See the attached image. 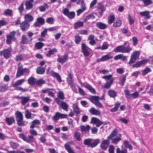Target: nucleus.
I'll return each instance as SVG.
<instances>
[{
    "label": "nucleus",
    "instance_id": "1",
    "mask_svg": "<svg viewBox=\"0 0 153 153\" xmlns=\"http://www.w3.org/2000/svg\"><path fill=\"white\" fill-rule=\"evenodd\" d=\"M131 50L132 49L129 46L125 47L123 46H119L115 48L113 51L114 52L125 53H129Z\"/></svg>",
    "mask_w": 153,
    "mask_h": 153
},
{
    "label": "nucleus",
    "instance_id": "2",
    "mask_svg": "<svg viewBox=\"0 0 153 153\" xmlns=\"http://www.w3.org/2000/svg\"><path fill=\"white\" fill-rule=\"evenodd\" d=\"M89 100L95 105L99 108L102 107V105L99 101L100 100V97L98 96H92L89 98Z\"/></svg>",
    "mask_w": 153,
    "mask_h": 153
},
{
    "label": "nucleus",
    "instance_id": "3",
    "mask_svg": "<svg viewBox=\"0 0 153 153\" xmlns=\"http://www.w3.org/2000/svg\"><path fill=\"white\" fill-rule=\"evenodd\" d=\"M30 72L29 69L27 68H22V66H19L16 75V77L17 78L22 75L25 73L28 74Z\"/></svg>",
    "mask_w": 153,
    "mask_h": 153
},
{
    "label": "nucleus",
    "instance_id": "4",
    "mask_svg": "<svg viewBox=\"0 0 153 153\" xmlns=\"http://www.w3.org/2000/svg\"><path fill=\"white\" fill-rule=\"evenodd\" d=\"M140 54L139 51H137L133 52L131 56L130 59L128 63L129 65L133 64L138 59Z\"/></svg>",
    "mask_w": 153,
    "mask_h": 153
},
{
    "label": "nucleus",
    "instance_id": "5",
    "mask_svg": "<svg viewBox=\"0 0 153 153\" xmlns=\"http://www.w3.org/2000/svg\"><path fill=\"white\" fill-rule=\"evenodd\" d=\"M67 117L68 115L67 114H62L58 112H57L55 113V115L52 117V119L54 121H56L60 118H67Z\"/></svg>",
    "mask_w": 153,
    "mask_h": 153
},
{
    "label": "nucleus",
    "instance_id": "6",
    "mask_svg": "<svg viewBox=\"0 0 153 153\" xmlns=\"http://www.w3.org/2000/svg\"><path fill=\"white\" fill-rule=\"evenodd\" d=\"M50 68H49L47 70V73L48 74L51 75L54 77H56L57 80L59 82H61L62 81L61 77L58 73L54 72L53 71H50Z\"/></svg>",
    "mask_w": 153,
    "mask_h": 153
},
{
    "label": "nucleus",
    "instance_id": "7",
    "mask_svg": "<svg viewBox=\"0 0 153 153\" xmlns=\"http://www.w3.org/2000/svg\"><path fill=\"white\" fill-rule=\"evenodd\" d=\"M11 52V50L10 49H6L0 52V56L3 55L4 58L7 59L10 56Z\"/></svg>",
    "mask_w": 153,
    "mask_h": 153
},
{
    "label": "nucleus",
    "instance_id": "8",
    "mask_svg": "<svg viewBox=\"0 0 153 153\" xmlns=\"http://www.w3.org/2000/svg\"><path fill=\"white\" fill-rule=\"evenodd\" d=\"M65 99V97L62 91L58 92L57 94V97L54 99L55 101L57 104H60V102L62 101L61 100H63Z\"/></svg>",
    "mask_w": 153,
    "mask_h": 153
},
{
    "label": "nucleus",
    "instance_id": "9",
    "mask_svg": "<svg viewBox=\"0 0 153 153\" xmlns=\"http://www.w3.org/2000/svg\"><path fill=\"white\" fill-rule=\"evenodd\" d=\"M63 13L69 18L72 19L75 17V14L73 12H69V10L67 8L64 9L63 11Z\"/></svg>",
    "mask_w": 153,
    "mask_h": 153
},
{
    "label": "nucleus",
    "instance_id": "10",
    "mask_svg": "<svg viewBox=\"0 0 153 153\" xmlns=\"http://www.w3.org/2000/svg\"><path fill=\"white\" fill-rule=\"evenodd\" d=\"M91 122L92 123L95 124L97 127L100 126L102 124L104 123L100 121L99 119L95 117H93L91 119Z\"/></svg>",
    "mask_w": 153,
    "mask_h": 153
},
{
    "label": "nucleus",
    "instance_id": "11",
    "mask_svg": "<svg viewBox=\"0 0 153 153\" xmlns=\"http://www.w3.org/2000/svg\"><path fill=\"white\" fill-rule=\"evenodd\" d=\"M73 143V142L71 141L68 142L65 144L64 145L65 148L68 153H74V152L70 146L71 145H72Z\"/></svg>",
    "mask_w": 153,
    "mask_h": 153
},
{
    "label": "nucleus",
    "instance_id": "12",
    "mask_svg": "<svg viewBox=\"0 0 153 153\" xmlns=\"http://www.w3.org/2000/svg\"><path fill=\"white\" fill-rule=\"evenodd\" d=\"M30 24L26 21H23L21 23L20 27L21 29L23 31H25L27 30L30 27Z\"/></svg>",
    "mask_w": 153,
    "mask_h": 153
},
{
    "label": "nucleus",
    "instance_id": "13",
    "mask_svg": "<svg viewBox=\"0 0 153 153\" xmlns=\"http://www.w3.org/2000/svg\"><path fill=\"white\" fill-rule=\"evenodd\" d=\"M45 22V21L43 18L42 17H39L37 19L36 22H35L34 25L35 27H38L43 25Z\"/></svg>",
    "mask_w": 153,
    "mask_h": 153
},
{
    "label": "nucleus",
    "instance_id": "14",
    "mask_svg": "<svg viewBox=\"0 0 153 153\" xmlns=\"http://www.w3.org/2000/svg\"><path fill=\"white\" fill-rule=\"evenodd\" d=\"M15 34L16 32L14 31H12L9 33V35L7 36L6 43L7 44H9L12 39H15Z\"/></svg>",
    "mask_w": 153,
    "mask_h": 153
},
{
    "label": "nucleus",
    "instance_id": "15",
    "mask_svg": "<svg viewBox=\"0 0 153 153\" xmlns=\"http://www.w3.org/2000/svg\"><path fill=\"white\" fill-rule=\"evenodd\" d=\"M81 46L82 50L84 55L85 56H88L89 54L88 51V49L89 48L84 43L82 44Z\"/></svg>",
    "mask_w": 153,
    "mask_h": 153
},
{
    "label": "nucleus",
    "instance_id": "16",
    "mask_svg": "<svg viewBox=\"0 0 153 153\" xmlns=\"http://www.w3.org/2000/svg\"><path fill=\"white\" fill-rule=\"evenodd\" d=\"M149 61V60L148 59H144L134 64L132 66L134 68L140 67L141 65L148 62Z\"/></svg>",
    "mask_w": 153,
    "mask_h": 153
},
{
    "label": "nucleus",
    "instance_id": "17",
    "mask_svg": "<svg viewBox=\"0 0 153 153\" xmlns=\"http://www.w3.org/2000/svg\"><path fill=\"white\" fill-rule=\"evenodd\" d=\"M109 143V139L105 140L103 141L101 144V149L104 150H106L108 148Z\"/></svg>",
    "mask_w": 153,
    "mask_h": 153
},
{
    "label": "nucleus",
    "instance_id": "18",
    "mask_svg": "<svg viewBox=\"0 0 153 153\" xmlns=\"http://www.w3.org/2000/svg\"><path fill=\"white\" fill-rule=\"evenodd\" d=\"M32 39H29L27 38L25 35L22 36L21 39V43L22 44H29L32 40Z\"/></svg>",
    "mask_w": 153,
    "mask_h": 153
},
{
    "label": "nucleus",
    "instance_id": "19",
    "mask_svg": "<svg viewBox=\"0 0 153 153\" xmlns=\"http://www.w3.org/2000/svg\"><path fill=\"white\" fill-rule=\"evenodd\" d=\"M17 98L22 99L21 104L22 105H25L29 100L30 97H17Z\"/></svg>",
    "mask_w": 153,
    "mask_h": 153
},
{
    "label": "nucleus",
    "instance_id": "20",
    "mask_svg": "<svg viewBox=\"0 0 153 153\" xmlns=\"http://www.w3.org/2000/svg\"><path fill=\"white\" fill-rule=\"evenodd\" d=\"M96 26L99 29L101 30L104 29L107 27V25L100 22H97L96 23Z\"/></svg>",
    "mask_w": 153,
    "mask_h": 153
},
{
    "label": "nucleus",
    "instance_id": "21",
    "mask_svg": "<svg viewBox=\"0 0 153 153\" xmlns=\"http://www.w3.org/2000/svg\"><path fill=\"white\" fill-rule=\"evenodd\" d=\"M68 56L67 54H65L62 57L59 58L57 59V61L59 62L61 64L66 62L68 59Z\"/></svg>",
    "mask_w": 153,
    "mask_h": 153
},
{
    "label": "nucleus",
    "instance_id": "22",
    "mask_svg": "<svg viewBox=\"0 0 153 153\" xmlns=\"http://www.w3.org/2000/svg\"><path fill=\"white\" fill-rule=\"evenodd\" d=\"M149 12L148 10L140 12V16L144 17L146 19H149L150 18V17L149 16Z\"/></svg>",
    "mask_w": 153,
    "mask_h": 153
},
{
    "label": "nucleus",
    "instance_id": "23",
    "mask_svg": "<svg viewBox=\"0 0 153 153\" xmlns=\"http://www.w3.org/2000/svg\"><path fill=\"white\" fill-rule=\"evenodd\" d=\"M33 0H29L26 1L25 5L26 6V9L27 10H30L33 8Z\"/></svg>",
    "mask_w": 153,
    "mask_h": 153
},
{
    "label": "nucleus",
    "instance_id": "24",
    "mask_svg": "<svg viewBox=\"0 0 153 153\" xmlns=\"http://www.w3.org/2000/svg\"><path fill=\"white\" fill-rule=\"evenodd\" d=\"M25 21H26L29 23L32 22L33 19V18L31 15L28 14H26L24 16Z\"/></svg>",
    "mask_w": 153,
    "mask_h": 153
},
{
    "label": "nucleus",
    "instance_id": "25",
    "mask_svg": "<svg viewBox=\"0 0 153 153\" xmlns=\"http://www.w3.org/2000/svg\"><path fill=\"white\" fill-rule=\"evenodd\" d=\"M89 112L91 114L94 115H99L100 114V111L97 109H95L94 108H91L89 110Z\"/></svg>",
    "mask_w": 153,
    "mask_h": 153
},
{
    "label": "nucleus",
    "instance_id": "26",
    "mask_svg": "<svg viewBox=\"0 0 153 153\" xmlns=\"http://www.w3.org/2000/svg\"><path fill=\"white\" fill-rule=\"evenodd\" d=\"M58 105H60L61 108L66 111H67L68 108V104L65 102L61 101L60 104H57Z\"/></svg>",
    "mask_w": 153,
    "mask_h": 153
},
{
    "label": "nucleus",
    "instance_id": "27",
    "mask_svg": "<svg viewBox=\"0 0 153 153\" xmlns=\"http://www.w3.org/2000/svg\"><path fill=\"white\" fill-rule=\"evenodd\" d=\"M97 8L99 10H100V11L99 12V14L100 15H102L103 12L105 10V8L104 7L103 5L101 3L98 4V5L97 7Z\"/></svg>",
    "mask_w": 153,
    "mask_h": 153
},
{
    "label": "nucleus",
    "instance_id": "28",
    "mask_svg": "<svg viewBox=\"0 0 153 153\" xmlns=\"http://www.w3.org/2000/svg\"><path fill=\"white\" fill-rule=\"evenodd\" d=\"M5 121L7 124L11 125L15 122V120L13 117H7L5 118Z\"/></svg>",
    "mask_w": 153,
    "mask_h": 153
},
{
    "label": "nucleus",
    "instance_id": "29",
    "mask_svg": "<svg viewBox=\"0 0 153 153\" xmlns=\"http://www.w3.org/2000/svg\"><path fill=\"white\" fill-rule=\"evenodd\" d=\"M25 81L24 79H22L17 81L15 83L12 85L13 87H15L16 86H18L21 85Z\"/></svg>",
    "mask_w": 153,
    "mask_h": 153
},
{
    "label": "nucleus",
    "instance_id": "30",
    "mask_svg": "<svg viewBox=\"0 0 153 153\" xmlns=\"http://www.w3.org/2000/svg\"><path fill=\"white\" fill-rule=\"evenodd\" d=\"M36 82V79L32 76L29 78L28 80V83L30 85H33L35 84Z\"/></svg>",
    "mask_w": 153,
    "mask_h": 153
},
{
    "label": "nucleus",
    "instance_id": "31",
    "mask_svg": "<svg viewBox=\"0 0 153 153\" xmlns=\"http://www.w3.org/2000/svg\"><path fill=\"white\" fill-rule=\"evenodd\" d=\"M45 71V68L40 66L37 68L36 71L37 74H42L44 73Z\"/></svg>",
    "mask_w": 153,
    "mask_h": 153
},
{
    "label": "nucleus",
    "instance_id": "32",
    "mask_svg": "<svg viewBox=\"0 0 153 153\" xmlns=\"http://www.w3.org/2000/svg\"><path fill=\"white\" fill-rule=\"evenodd\" d=\"M95 18V16L94 15L93 13L90 14L87 16L83 20V22H85L87 21L90 19H94Z\"/></svg>",
    "mask_w": 153,
    "mask_h": 153
},
{
    "label": "nucleus",
    "instance_id": "33",
    "mask_svg": "<svg viewBox=\"0 0 153 153\" xmlns=\"http://www.w3.org/2000/svg\"><path fill=\"white\" fill-rule=\"evenodd\" d=\"M85 87L88 89L90 92L93 94H95L96 91L92 87L88 84H87L84 86Z\"/></svg>",
    "mask_w": 153,
    "mask_h": 153
},
{
    "label": "nucleus",
    "instance_id": "34",
    "mask_svg": "<svg viewBox=\"0 0 153 153\" xmlns=\"http://www.w3.org/2000/svg\"><path fill=\"white\" fill-rule=\"evenodd\" d=\"M8 88L7 85L4 84L0 85V92H4L7 90Z\"/></svg>",
    "mask_w": 153,
    "mask_h": 153
},
{
    "label": "nucleus",
    "instance_id": "35",
    "mask_svg": "<svg viewBox=\"0 0 153 153\" xmlns=\"http://www.w3.org/2000/svg\"><path fill=\"white\" fill-rule=\"evenodd\" d=\"M102 59L103 61H106L113 58V56L111 55L110 53H108L105 55L103 56Z\"/></svg>",
    "mask_w": 153,
    "mask_h": 153
},
{
    "label": "nucleus",
    "instance_id": "36",
    "mask_svg": "<svg viewBox=\"0 0 153 153\" xmlns=\"http://www.w3.org/2000/svg\"><path fill=\"white\" fill-rule=\"evenodd\" d=\"M83 21L82 22H79L75 23L74 25V28L76 29L82 26L83 25Z\"/></svg>",
    "mask_w": 153,
    "mask_h": 153
},
{
    "label": "nucleus",
    "instance_id": "37",
    "mask_svg": "<svg viewBox=\"0 0 153 153\" xmlns=\"http://www.w3.org/2000/svg\"><path fill=\"white\" fill-rule=\"evenodd\" d=\"M90 126L88 125L86 126L83 125H82L80 126L81 131L82 132L85 131H88L90 129Z\"/></svg>",
    "mask_w": 153,
    "mask_h": 153
},
{
    "label": "nucleus",
    "instance_id": "38",
    "mask_svg": "<svg viewBox=\"0 0 153 153\" xmlns=\"http://www.w3.org/2000/svg\"><path fill=\"white\" fill-rule=\"evenodd\" d=\"M115 17L114 15H110L108 17V23L109 24H111L114 22L115 20Z\"/></svg>",
    "mask_w": 153,
    "mask_h": 153
},
{
    "label": "nucleus",
    "instance_id": "39",
    "mask_svg": "<svg viewBox=\"0 0 153 153\" xmlns=\"http://www.w3.org/2000/svg\"><path fill=\"white\" fill-rule=\"evenodd\" d=\"M16 120L22 119L23 118V115L22 113L19 111H17L15 113Z\"/></svg>",
    "mask_w": 153,
    "mask_h": 153
},
{
    "label": "nucleus",
    "instance_id": "40",
    "mask_svg": "<svg viewBox=\"0 0 153 153\" xmlns=\"http://www.w3.org/2000/svg\"><path fill=\"white\" fill-rule=\"evenodd\" d=\"M118 130L116 129H114L111 133V134L108 137V139H111L114 137L117 133Z\"/></svg>",
    "mask_w": 153,
    "mask_h": 153
},
{
    "label": "nucleus",
    "instance_id": "41",
    "mask_svg": "<svg viewBox=\"0 0 153 153\" xmlns=\"http://www.w3.org/2000/svg\"><path fill=\"white\" fill-rule=\"evenodd\" d=\"M100 140L99 139H96L94 141L93 143H91L90 147L93 148L96 146L97 144L99 143Z\"/></svg>",
    "mask_w": 153,
    "mask_h": 153
},
{
    "label": "nucleus",
    "instance_id": "42",
    "mask_svg": "<svg viewBox=\"0 0 153 153\" xmlns=\"http://www.w3.org/2000/svg\"><path fill=\"white\" fill-rule=\"evenodd\" d=\"M44 46V44L41 42H39L36 43L35 45V48L38 49H40L42 48Z\"/></svg>",
    "mask_w": 153,
    "mask_h": 153
},
{
    "label": "nucleus",
    "instance_id": "43",
    "mask_svg": "<svg viewBox=\"0 0 153 153\" xmlns=\"http://www.w3.org/2000/svg\"><path fill=\"white\" fill-rule=\"evenodd\" d=\"M80 133L78 132H75L74 135V137L76 139V140L77 141H80L81 140Z\"/></svg>",
    "mask_w": 153,
    "mask_h": 153
},
{
    "label": "nucleus",
    "instance_id": "44",
    "mask_svg": "<svg viewBox=\"0 0 153 153\" xmlns=\"http://www.w3.org/2000/svg\"><path fill=\"white\" fill-rule=\"evenodd\" d=\"M25 141L28 143L33 142L34 141V138L33 136L29 135L26 137Z\"/></svg>",
    "mask_w": 153,
    "mask_h": 153
},
{
    "label": "nucleus",
    "instance_id": "45",
    "mask_svg": "<svg viewBox=\"0 0 153 153\" xmlns=\"http://www.w3.org/2000/svg\"><path fill=\"white\" fill-rule=\"evenodd\" d=\"M91 139L90 138L85 139L83 142L84 144L90 147L91 142Z\"/></svg>",
    "mask_w": 153,
    "mask_h": 153
},
{
    "label": "nucleus",
    "instance_id": "46",
    "mask_svg": "<svg viewBox=\"0 0 153 153\" xmlns=\"http://www.w3.org/2000/svg\"><path fill=\"white\" fill-rule=\"evenodd\" d=\"M124 144L126 148H128L129 149L131 150L133 149L132 146L129 144V142L127 140H125L124 141Z\"/></svg>",
    "mask_w": 153,
    "mask_h": 153
},
{
    "label": "nucleus",
    "instance_id": "47",
    "mask_svg": "<svg viewBox=\"0 0 153 153\" xmlns=\"http://www.w3.org/2000/svg\"><path fill=\"white\" fill-rule=\"evenodd\" d=\"M113 82V79H111L109 81L107 82L106 83L105 85L104 86V88L107 89L110 88Z\"/></svg>",
    "mask_w": 153,
    "mask_h": 153
},
{
    "label": "nucleus",
    "instance_id": "48",
    "mask_svg": "<svg viewBox=\"0 0 153 153\" xmlns=\"http://www.w3.org/2000/svg\"><path fill=\"white\" fill-rule=\"evenodd\" d=\"M151 71V69L147 67L142 71V74L143 76H144Z\"/></svg>",
    "mask_w": 153,
    "mask_h": 153
},
{
    "label": "nucleus",
    "instance_id": "49",
    "mask_svg": "<svg viewBox=\"0 0 153 153\" xmlns=\"http://www.w3.org/2000/svg\"><path fill=\"white\" fill-rule=\"evenodd\" d=\"M56 52V49L55 48H53L48 51V53L46 54V56L48 57H50L51 55L53 54L54 53Z\"/></svg>",
    "mask_w": 153,
    "mask_h": 153
},
{
    "label": "nucleus",
    "instance_id": "50",
    "mask_svg": "<svg viewBox=\"0 0 153 153\" xmlns=\"http://www.w3.org/2000/svg\"><path fill=\"white\" fill-rule=\"evenodd\" d=\"M74 106L73 108V110L74 112L76 114H77L80 113V111L79 110V108L78 105L76 104L74 105Z\"/></svg>",
    "mask_w": 153,
    "mask_h": 153
},
{
    "label": "nucleus",
    "instance_id": "51",
    "mask_svg": "<svg viewBox=\"0 0 153 153\" xmlns=\"http://www.w3.org/2000/svg\"><path fill=\"white\" fill-rule=\"evenodd\" d=\"M4 13L6 16H11L12 13V10L10 9H7L5 10Z\"/></svg>",
    "mask_w": 153,
    "mask_h": 153
},
{
    "label": "nucleus",
    "instance_id": "52",
    "mask_svg": "<svg viewBox=\"0 0 153 153\" xmlns=\"http://www.w3.org/2000/svg\"><path fill=\"white\" fill-rule=\"evenodd\" d=\"M126 77L124 75H123L120 79V84L122 86H123L126 81Z\"/></svg>",
    "mask_w": 153,
    "mask_h": 153
},
{
    "label": "nucleus",
    "instance_id": "53",
    "mask_svg": "<svg viewBox=\"0 0 153 153\" xmlns=\"http://www.w3.org/2000/svg\"><path fill=\"white\" fill-rule=\"evenodd\" d=\"M108 92V95L111 97H114L116 96V92L113 90H109Z\"/></svg>",
    "mask_w": 153,
    "mask_h": 153
},
{
    "label": "nucleus",
    "instance_id": "54",
    "mask_svg": "<svg viewBox=\"0 0 153 153\" xmlns=\"http://www.w3.org/2000/svg\"><path fill=\"white\" fill-rule=\"evenodd\" d=\"M121 21L120 19H117L116 22L114 23L113 26L114 27H116L120 26L121 24Z\"/></svg>",
    "mask_w": 153,
    "mask_h": 153
},
{
    "label": "nucleus",
    "instance_id": "55",
    "mask_svg": "<svg viewBox=\"0 0 153 153\" xmlns=\"http://www.w3.org/2000/svg\"><path fill=\"white\" fill-rule=\"evenodd\" d=\"M143 2L145 6L149 5L152 3V0H145Z\"/></svg>",
    "mask_w": 153,
    "mask_h": 153
},
{
    "label": "nucleus",
    "instance_id": "56",
    "mask_svg": "<svg viewBox=\"0 0 153 153\" xmlns=\"http://www.w3.org/2000/svg\"><path fill=\"white\" fill-rule=\"evenodd\" d=\"M86 9V7H81V8L77 10L76 11L77 15V16H79L80 14L84 11Z\"/></svg>",
    "mask_w": 153,
    "mask_h": 153
},
{
    "label": "nucleus",
    "instance_id": "57",
    "mask_svg": "<svg viewBox=\"0 0 153 153\" xmlns=\"http://www.w3.org/2000/svg\"><path fill=\"white\" fill-rule=\"evenodd\" d=\"M75 42L76 44H78L81 41V38L78 35H76L75 37Z\"/></svg>",
    "mask_w": 153,
    "mask_h": 153
},
{
    "label": "nucleus",
    "instance_id": "58",
    "mask_svg": "<svg viewBox=\"0 0 153 153\" xmlns=\"http://www.w3.org/2000/svg\"><path fill=\"white\" fill-rule=\"evenodd\" d=\"M45 83V80L42 79H41L36 81L35 84L37 85H40L44 84Z\"/></svg>",
    "mask_w": 153,
    "mask_h": 153
},
{
    "label": "nucleus",
    "instance_id": "59",
    "mask_svg": "<svg viewBox=\"0 0 153 153\" xmlns=\"http://www.w3.org/2000/svg\"><path fill=\"white\" fill-rule=\"evenodd\" d=\"M25 117L28 119L30 118L31 116V113L29 112L28 110L25 111Z\"/></svg>",
    "mask_w": 153,
    "mask_h": 153
},
{
    "label": "nucleus",
    "instance_id": "60",
    "mask_svg": "<svg viewBox=\"0 0 153 153\" xmlns=\"http://www.w3.org/2000/svg\"><path fill=\"white\" fill-rule=\"evenodd\" d=\"M76 3L77 4H81V7H86L84 0H79L76 2Z\"/></svg>",
    "mask_w": 153,
    "mask_h": 153
},
{
    "label": "nucleus",
    "instance_id": "61",
    "mask_svg": "<svg viewBox=\"0 0 153 153\" xmlns=\"http://www.w3.org/2000/svg\"><path fill=\"white\" fill-rule=\"evenodd\" d=\"M17 124L19 126H25V124L23 123V119H18L16 120Z\"/></svg>",
    "mask_w": 153,
    "mask_h": 153
},
{
    "label": "nucleus",
    "instance_id": "62",
    "mask_svg": "<svg viewBox=\"0 0 153 153\" xmlns=\"http://www.w3.org/2000/svg\"><path fill=\"white\" fill-rule=\"evenodd\" d=\"M127 151L126 149L120 150L119 148H117L116 149V153H127Z\"/></svg>",
    "mask_w": 153,
    "mask_h": 153
},
{
    "label": "nucleus",
    "instance_id": "63",
    "mask_svg": "<svg viewBox=\"0 0 153 153\" xmlns=\"http://www.w3.org/2000/svg\"><path fill=\"white\" fill-rule=\"evenodd\" d=\"M132 39L133 42V45L135 46L138 43L137 39V37L134 36L132 38Z\"/></svg>",
    "mask_w": 153,
    "mask_h": 153
},
{
    "label": "nucleus",
    "instance_id": "64",
    "mask_svg": "<svg viewBox=\"0 0 153 153\" xmlns=\"http://www.w3.org/2000/svg\"><path fill=\"white\" fill-rule=\"evenodd\" d=\"M115 149L114 146L110 145L108 149L109 153H114Z\"/></svg>",
    "mask_w": 153,
    "mask_h": 153
}]
</instances>
